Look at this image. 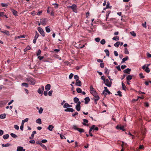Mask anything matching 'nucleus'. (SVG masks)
I'll return each mask as SVG.
<instances>
[{
    "label": "nucleus",
    "mask_w": 151,
    "mask_h": 151,
    "mask_svg": "<svg viewBox=\"0 0 151 151\" xmlns=\"http://www.w3.org/2000/svg\"><path fill=\"white\" fill-rule=\"evenodd\" d=\"M122 84L123 89L125 91V88H126V87L125 86V84L124 83H123V82H122Z\"/></svg>",
    "instance_id": "obj_36"
},
{
    "label": "nucleus",
    "mask_w": 151,
    "mask_h": 151,
    "mask_svg": "<svg viewBox=\"0 0 151 151\" xmlns=\"http://www.w3.org/2000/svg\"><path fill=\"white\" fill-rule=\"evenodd\" d=\"M146 22H144V23H142V26L144 27H145V28H146L147 27L146 26Z\"/></svg>",
    "instance_id": "obj_56"
},
{
    "label": "nucleus",
    "mask_w": 151,
    "mask_h": 151,
    "mask_svg": "<svg viewBox=\"0 0 151 151\" xmlns=\"http://www.w3.org/2000/svg\"><path fill=\"white\" fill-rule=\"evenodd\" d=\"M70 106V105L67 103H66L63 106V107L65 108H66L68 107H69Z\"/></svg>",
    "instance_id": "obj_33"
},
{
    "label": "nucleus",
    "mask_w": 151,
    "mask_h": 151,
    "mask_svg": "<svg viewBox=\"0 0 151 151\" xmlns=\"http://www.w3.org/2000/svg\"><path fill=\"white\" fill-rule=\"evenodd\" d=\"M145 71L146 72L149 73L150 72V70L148 67H146V68L145 69Z\"/></svg>",
    "instance_id": "obj_46"
},
{
    "label": "nucleus",
    "mask_w": 151,
    "mask_h": 151,
    "mask_svg": "<svg viewBox=\"0 0 151 151\" xmlns=\"http://www.w3.org/2000/svg\"><path fill=\"white\" fill-rule=\"evenodd\" d=\"M95 40L96 42H99L100 40V38L99 37H97L95 39Z\"/></svg>",
    "instance_id": "obj_59"
},
{
    "label": "nucleus",
    "mask_w": 151,
    "mask_h": 151,
    "mask_svg": "<svg viewBox=\"0 0 151 151\" xmlns=\"http://www.w3.org/2000/svg\"><path fill=\"white\" fill-rule=\"evenodd\" d=\"M11 12H12L14 15L15 16H17L18 15L17 14V11L14 10L13 9H11Z\"/></svg>",
    "instance_id": "obj_16"
},
{
    "label": "nucleus",
    "mask_w": 151,
    "mask_h": 151,
    "mask_svg": "<svg viewBox=\"0 0 151 151\" xmlns=\"http://www.w3.org/2000/svg\"><path fill=\"white\" fill-rule=\"evenodd\" d=\"M139 149L140 150H143L144 149V146L143 145H140L139 146Z\"/></svg>",
    "instance_id": "obj_54"
},
{
    "label": "nucleus",
    "mask_w": 151,
    "mask_h": 151,
    "mask_svg": "<svg viewBox=\"0 0 151 151\" xmlns=\"http://www.w3.org/2000/svg\"><path fill=\"white\" fill-rule=\"evenodd\" d=\"M6 117V114H5L0 115V118L4 119Z\"/></svg>",
    "instance_id": "obj_30"
},
{
    "label": "nucleus",
    "mask_w": 151,
    "mask_h": 151,
    "mask_svg": "<svg viewBox=\"0 0 151 151\" xmlns=\"http://www.w3.org/2000/svg\"><path fill=\"white\" fill-rule=\"evenodd\" d=\"M25 149H23V147L21 146L17 147V151H25Z\"/></svg>",
    "instance_id": "obj_12"
},
{
    "label": "nucleus",
    "mask_w": 151,
    "mask_h": 151,
    "mask_svg": "<svg viewBox=\"0 0 151 151\" xmlns=\"http://www.w3.org/2000/svg\"><path fill=\"white\" fill-rule=\"evenodd\" d=\"M76 91L78 93H81L82 92V89L79 88H76Z\"/></svg>",
    "instance_id": "obj_31"
},
{
    "label": "nucleus",
    "mask_w": 151,
    "mask_h": 151,
    "mask_svg": "<svg viewBox=\"0 0 151 151\" xmlns=\"http://www.w3.org/2000/svg\"><path fill=\"white\" fill-rule=\"evenodd\" d=\"M124 53L126 54H128L129 53L128 51L127 48H125Z\"/></svg>",
    "instance_id": "obj_41"
},
{
    "label": "nucleus",
    "mask_w": 151,
    "mask_h": 151,
    "mask_svg": "<svg viewBox=\"0 0 151 151\" xmlns=\"http://www.w3.org/2000/svg\"><path fill=\"white\" fill-rule=\"evenodd\" d=\"M95 127V125H93L91 126V127L90 128V129L89 130V133H90V132L92 131V130L94 128V127Z\"/></svg>",
    "instance_id": "obj_21"
},
{
    "label": "nucleus",
    "mask_w": 151,
    "mask_h": 151,
    "mask_svg": "<svg viewBox=\"0 0 151 151\" xmlns=\"http://www.w3.org/2000/svg\"><path fill=\"white\" fill-rule=\"evenodd\" d=\"M101 78L102 80L104 81V83H105L106 80L105 76H102L101 77Z\"/></svg>",
    "instance_id": "obj_53"
},
{
    "label": "nucleus",
    "mask_w": 151,
    "mask_h": 151,
    "mask_svg": "<svg viewBox=\"0 0 151 151\" xmlns=\"http://www.w3.org/2000/svg\"><path fill=\"white\" fill-rule=\"evenodd\" d=\"M26 48L25 49H24V52H26L27 51V50H29L30 49V48Z\"/></svg>",
    "instance_id": "obj_61"
},
{
    "label": "nucleus",
    "mask_w": 151,
    "mask_h": 151,
    "mask_svg": "<svg viewBox=\"0 0 151 151\" xmlns=\"http://www.w3.org/2000/svg\"><path fill=\"white\" fill-rule=\"evenodd\" d=\"M41 23L42 25L45 26L46 24V19L45 18H42L40 19Z\"/></svg>",
    "instance_id": "obj_9"
},
{
    "label": "nucleus",
    "mask_w": 151,
    "mask_h": 151,
    "mask_svg": "<svg viewBox=\"0 0 151 151\" xmlns=\"http://www.w3.org/2000/svg\"><path fill=\"white\" fill-rule=\"evenodd\" d=\"M9 137V135L8 134H7L6 135H4L3 136V138L4 139H8Z\"/></svg>",
    "instance_id": "obj_24"
},
{
    "label": "nucleus",
    "mask_w": 151,
    "mask_h": 151,
    "mask_svg": "<svg viewBox=\"0 0 151 151\" xmlns=\"http://www.w3.org/2000/svg\"><path fill=\"white\" fill-rule=\"evenodd\" d=\"M106 41L105 39H103L102 40L100 41V43L102 45H104L105 44Z\"/></svg>",
    "instance_id": "obj_39"
},
{
    "label": "nucleus",
    "mask_w": 151,
    "mask_h": 151,
    "mask_svg": "<svg viewBox=\"0 0 151 151\" xmlns=\"http://www.w3.org/2000/svg\"><path fill=\"white\" fill-rule=\"evenodd\" d=\"M74 78L76 80H78L79 77L77 75H75L74 77Z\"/></svg>",
    "instance_id": "obj_55"
},
{
    "label": "nucleus",
    "mask_w": 151,
    "mask_h": 151,
    "mask_svg": "<svg viewBox=\"0 0 151 151\" xmlns=\"http://www.w3.org/2000/svg\"><path fill=\"white\" fill-rule=\"evenodd\" d=\"M104 73L106 74H109V70H108V69L106 67L104 68Z\"/></svg>",
    "instance_id": "obj_20"
},
{
    "label": "nucleus",
    "mask_w": 151,
    "mask_h": 151,
    "mask_svg": "<svg viewBox=\"0 0 151 151\" xmlns=\"http://www.w3.org/2000/svg\"><path fill=\"white\" fill-rule=\"evenodd\" d=\"M68 8H70L72 9L73 11L75 12H77V6L75 4H73L72 6H67Z\"/></svg>",
    "instance_id": "obj_2"
},
{
    "label": "nucleus",
    "mask_w": 151,
    "mask_h": 151,
    "mask_svg": "<svg viewBox=\"0 0 151 151\" xmlns=\"http://www.w3.org/2000/svg\"><path fill=\"white\" fill-rule=\"evenodd\" d=\"M14 127L15 129L17 130H18L19 128V127L17 125H15Z\"/></svg>",
    "instance_id": "obj_57"
},
{
    "label": "nucleus",
    "mask_w": 151,
    "mask_h": 151,
    "mask_svg": "<svg viewBox=\"0 0 151 151\" xmlns=\"http://www.w3.org/2000/svg\"><path fill=\"white\" fill-rule=\"evenodd\" d=\"M76 108L77 111H79L81 109V106L76 105Z\"/></svg>",
    "instance_id": "obj_40"
},
{
    "label": "nucleus",
    "mask_w": 151,
    "mask_h": 151,
    "mask_svg": "<svg viewBox=\"0 0 151 151\" xmlns=\"http://www.w3.org/2000/svg\"><path fill=\"white\" fill-rule=\"evenodd\" d=\"M22 86H25L26 87H27L28 86V84L26 83H22Z\"/></svg>",
    "instance_id": "obj_47"
},
{
    "label": "nucleus",
    "mask_w": 151,
    "mask_h": 151,
    "mask_svg": "<svg viewBox=\"0 0 151 151\" xmlns=\"http://www.w3.org/2000/svg\"><path fill=\"white\" fill-rule=\"evenodd\" d=\"M124 127L123 126H122L121 125H118L116 126V128L117 129H120L122 130L123 131H124L125 130V129H124Z\"/></svg>",
    "instance_id": "obj_8"
},
{
    "label": "nucleus",
    "mask_w": 151,
    "mask_h": 151,
    "mask_svg": "<svg viewBox=\"0 0 151 151\" xmlns=\"http://www.w3.org/2000/svg\"><path fill=\"white\" fill-rule=\"evenodd\" d=\"M84 100L85 101V104H88V102L90 101V99L88 97H87L85 98Z\"/></svg>",
    "instance_id": "obj_14"
},
{
    "label": "nucleus",
    "mask_w": 151,
    "mask_h": 151,
    "mask_svg": "<svg viewBox=\"0 0 151 151\" xmlns=\"http://www.w3.org/2000/svg\"><path fill=\"white\" fill-rule=\"evenodd\" d=\"M41 50L40 49L38 50L37 53V54H36L37 56H38L39 55H40L41 54Z\"/></svg>",
    "instance_id": "obj_44"
},
{
    "label": "nucleus",
    "mask_w": 151,
    "mask_h": 151,
    "mask_svg": "<svg viewBox=\"0 0 151 151\" xmlns=\"http://www.w3.org/2000/svg\"><path fill=\"white\" fill-rule=\"evenodd\" d=\"M83 122L82 123V124L84 125V126H88V124H86V123H88V121L86 119H83Z\"/></svg>",
    "instance_id": "obj_15"
},
{
    "label": "nucleus",
    "mask_w": 151,
    "mask_h": 151,
    "mask_svg": "<svg viewBox=\"0 0 151 151\" xmlns=\"http://www.w3.org/2000/svg\"><path fill=\"white\" fill-rule=\"evenodd\" d=\"M131 69L129 68H127L124 70V73H126L129 74L130 73Z\"/></svg>",
    "instance_id": "obj_13"
},
{
    "label": "nucleus",
    "mask_w": 151,
    "mask_h": 151,
    "mask_svg": "<svg viewBox=\"0 0 151 151\" xmlns=\"http://www.w3.org/2000/svg\"><path fill=\"white\" fill-rule=\"evenodd\" d=\"M128 59V57L127 56L126 57L124 58L122 60V61L121 62V63H123L125 62Z\"/></svg>",
    "instance_id": "obj_22"
},
{
    "label": "nucleus",
    "mask_w": 151,
    "mask_h": 151,
    "mask_svg": "<svg viewBox=\"0 0 151 151\" xmlns=\"http://www.w3.org/2000/svg\"><path fill=\"white\" fill-rule=\"evenodd\" d=\"M132 76L131 75H128L126 78L127 80V81L131 80L132 79Z\"/></svg>",
    "instance_id": "obj_19"
},
{
    "label": "nucleus",
    "mask_w": 151,
    "mask_h": 151,
    "mask_svg": "<svg viewBox=\"0 0 151 151\" xmlns=\"http://www.w3.org/2000/svg\"><path fill=\"white\" fill-rule=\"evenodd\" d=\"M73 128L78 130L80 133L83 132H84V130L83 129L78 128L75 125L73 126Z\"/></svg>",
    "instance_id": "obj_3"
},
{
    "label": "nucleus",
    "mask_w": 151,
    "mask_h": 151,
    "mask_svg": "<svg viewBox=\"0 0 151 151\" xmlns=\"http://www.w3.org/2000/svg\"><path fill=\"white\" fill-rule=\"evenodd\" d=\"M39 144L40 145L41 147H42V148H45V149H46V146L45 145H44L42 143H39Z\"/></svg>",
    "instance_id": "obj_45"
},
{
    "label": "nucleus",
    "mask_w": 151,
    "mask_h": 151,
    "mask_svg": "<svg viewBox=\"0 0 151 151\" xmlns=\"http://www.w3.org/2000/svg\"><path fill=\"white\" fill-rule=\"evenodd\" d=\"M73 74L71 73L70 74V75L69 76V79H71L73 78Z\"/></svg>",
    "instance_id": "obj_58"
},
{
    "label": "nucleus",
    "mask_w": 151,
    "mask_h": 151,
    "mask_svg": "<svg viewBox=\"0 0 151 151\" xmlns=\"http://www.w3.org/2000/svg\"><path fill=\"white\" fill-rule=\"evenodd\" d=\"M104 90L103 91L102 93L105 95H107V93L109 94L111 93V92L109 91L108 89L106 87H105Z\"/></svg>",
    "instance_id": "obj_4"
},
{
    "label": "nucleus",
    "mask_w": 151,
    "mask_h": 151,
    "mask_svg": "<svg viewBox=\"0 0 151 151\" xmlns=\"http://www.w3.org/2000/svg\"><path fill=\"white\" fill-rule=\"evenodd\" d=\"M95 91L96 90L94 89V88L92 86H91L90 87V92L91 93H92V92H93V91Z\"/></svg>",
    "instance_id": "obj_23"
},
{
    "label": "nucleus",
    "mask_w": 151,
    "mask_h": 151,
    "mask_svg": "<svg viewBox=\"0 0 151 151\" xmlns=\"http://www.w3.org/2000/svg\"><path fill=\"white\" fill-rule=\"evenodd\" d=\"M53 5H55V9L58 8V4L56 3H54L52 4Z\"/></svg>",
    "instance_id": "obj_51"
},
{
    "label": "nucleus",
    "mask_w": 151,
    "mask_h": 151,
    "mask_svg": "<svg viewBox=\"0 0 151 151\" xmlns=\"http://www.w3.org/2000/svg\"><path fill=\"white\" fill-rule=\"evenodd\" d=\"M29 119L26 118L24 119V120H22V124H23V125L24 122H27L28 121Z\"/></svg>",
    "instance_id": "obj_28"
},
{
    "label": "nucleus",
    "mask_w": 151,
    "mask_h": 151,
    "mask_svg": "<svg viewBox=\"0 0 151 151\" xmlns=\"http://www.w3.org/2000/svg\"><path fill=\"white\" fill-rule=\"evenodd\" d=\"M54 127L51 125H50L48 126V127L47 128V129L50 131H52V129L54 128Z\"/></svg>",
    "instance_id": "obj_18"
},
{
    "label": "nucleus",
    "mask_w": 151,
    "mask_h": 151,
    "mask_svg": "<svg viewBox=\"0 0 151 151\" xmlns=\"http://www.w3.org/2000/svg\"><path fill=\"white\" fill-rule=\"evenodd\" d=\"M1 32L7 35H9V33L8 31H1Z\"/></svg>",
    "instance_id": "obj_27"
},
{
    "label": "nucleus",
    "mask_w": 151,
    "mask_h": 151,
    "mask_svg": "<svg viewBox=\"0 0 151 151\" xmlns=\"http://www.w3.org/2000/svg\"><path fill=\"white\" fill-rule=\"evenodd\" d=\"M52 92H53V91L52 90L49 91L48 93V94L49 96H51Z\"/></svg>",
    "instance_id": "obj_60"
},
{
    "label": "nucleus",
    "mask_w": 151,
    "mask_h": 151,
    "mask_svg": "<svg viewBox=\"0 0 151 151\" xmlns=\"http://www.w3.org/2000/svg\"><path fill=\"white\" fill-rule=\"evenodd\" d=\"M105 83V85L106 86L109 87L111 86L112 84V82L111 81H109L108 79L106 80Z\"/></svg>",
    "instance_id": "obj_6"
},
{
    "label": "nucleus",
    "mask_w": 151,
    "mask_h": 151,
    "mask_svg": "<svg viewBox=\"0 0 151 151\" xmlns=\"http://www.w3.org/2000/svg\"><path fill=\"white\" fill-rule=\"evenodd\" d=\"M36 122L37 123L39 124H41L42 123L41 119L40 118L36 120Z\"/></svg>",
    "instance_id": "obj_34"
},
{
    "label": "nucleus",
    "mask_w": 151,
    "mask_h": 151,
    "mask_svg": "<svg viewBox=\"0 0 151 151\" xmlns=\"http://www.w3.org/2000/svg\"><path fill=\"white\" fill-rule=\"evenodd\" d=\"M43 111V109L42 107H40L39 111V114H41L42 113Z\"/></svg>",
    "instance_id": "obj_48"
},
{
    "label": "nucleus",
    "mask_w": 151,
    "mask_h": 151,
    "mask_svg": "<svg viewBox=\"0 0 151 151\" xmlns=\"http://www.w3.org/2000/svg\"><path fill=\"white\" fill-rule=\"evenodd\" d=\"M120 44L119 42H117L114 44V46L116 47H118Z\"/></svg>",
    "instance_id": "obj_25"
},
{
    "label": "nucleus",
    "mask_w": 151,
    "mask_h": 151,
    "mask_svg": "<svg viewBox=\"0 0 151 151\" xmlns=\"http://www.w3.org/2000/svg\"><path fill=\"white\" fill-rule=\"evenodd\" d=\"M75 84L77 86H81L82 85V83L79 80H76Z\"/></svg>",
    "instance_id": "obj_11"
},
{
    "label": "nucleus",
    "mask_w": 151,
    "mask_h": 151,
    "mask_svg": "<svg viewBox=\"0 0 151 151\" xmlns=\"http://www.w3.org/2000/svg\"><path fill=\"white\" fill-rule=\"evenodd\" d=\"M1 5L2 7H6L8 6L7 4H5L3 3H1Z\"/></svg>",
    "instance_id": "obj_49"
},
{
    "label": "nucleus",
    "mask_w": 151,
    "mask_h": 151,
    "mask_svg": "<svg viewBox=\"0 0 151 151\" xmlns=\"http://www.w3.org/2000/svg\"><path fill=\"white\" fill-rule=\"evenodd\" d=\"M2 146L3 147H8L9 146H10L11 145L9 143H6V144H2Z\"/></svg>",
    "instance_id": "obj_26"
},
{
    "label": "nucleus",
    "mask_w": 151,
    "mask_h": 151,
    "mask_svg": "<svg viewBox=\"0 0 151 151\" xmlns=\"http://www.w3.org/2000/svg\"><path fill=\"white\" fill-rule=\"evenodd\" d=\"M10 135L12 137L14 138H16L17 137V136L16 135L13 133H11Z\"/></svg>",
    "instance_id": "obj_38"
},
{
    "label": "nucleus",
    "mask_w": 151,
    "mask_h": 151,
    "mask_svg": "<svg viewBox=\"0 0 151 151\" xmlns=\"http://www.w3.org/2000/svg\"><path fill=\"white\" fill-rule=\"evenodd\" d=\"M35 32H36V34L34 38H35L36 39H37V38L39 36V34L37 32V31H36Z\"/></svg>",
    "instance_id": "obj_32"
},
{
    "label": "nucleus",
    "mask_w": 151,
    "mask_h": 151,
    "mask_svg": "<svg viewBox=\"0 0 151 151\" xmlns=\"http://www.w3.org/2000/svg\"><path fill=\"white\" fill-rule=\"evenodd\" d=\"M127 67V66L126 65H122L121 66V68L122 69H124Z\"/></svg>",
    "instance_id": "obj_63"
},
{
    "label": "nucleus",
    "mask_w": 151,
    "mask_h": 151,
    "mask_svg": "<svg viewBox=\"0 0 151 151\" xmlns=\"http://www.w3.org/2000/svg\"><path fill=\"white\" fill-rule=\"evenodd\" d=\"M36 134V131H33L32 132V133L31 134V137H34V135L35 134Z\"/></svg>",
    "instance_id": "obj_52"
},
{
    "label": "nucleus",
    "mask_w": 151,
    "mask_h": 151,
    "mask_svg": "<svg viewBox=\"0 0 151 151\" xmlns=\"http://www.w3.org/2000/svg\"><path fill=\"white\" fill-rule=\"evenodd\" d=\"M104 52L106 53V55L108 56H109V53L108 50L106 49L104 50Z\"/></svg>",
    "instance_id": "obj_29"
},
{
    "label": "nucleus",
    "mask_w": 151,
    "mask_h": 151,
    "mask_svg": "<svg viewBox=\"0 0 151 151\" xmlns=\"http://www.w3.org/2000/svg\"><path fill=\"white\" fill-rule=\"evenodd\" d=\"M4 12H0V17H3L4 16Z\"/></svg>",
    "instance_id": "obj_64"
},
{
    "label": "nucleus",
    "mask_w": 151,
    "mask_h": 151,
    "mask_svg": "<svg viewBox=\"0 0 151 151\" xmlns=\"http://www.w3.org/2000/svg\"><path fill=\"white\" fill-rule=\"evenodd\" d=\"M64 111L66 112H72L75 111L74 109H73L72 108H67L65 109Z\"/></svg>",
    "instance_id": "obj_10"
},
{
    "label": "nucleus",
    "mask_w": 151,
    "mask_h": 151,
    "mask_svg": "<svg viewBox=\"0 0 151 151\" xmlns=\"http://www.w3.org/2000/svg\"><path fill=\"white\" fill-rule=\"evenodd\" d=\"M37 29L40 34L43 37L45 36V32L43 29L40 27H38Z\"/></svg>",
    "instance_id": "obj_5"
},
{
    "label": "nucleus",
    "mask_w": 151,
    "mask_h": 151,
    "mask_svg": "<svg viewBox=\"0 0 151 151\" xmlns=\"http://www.w3.org/2000/svg\"><path fill=\"white\" fill-rule=\"evenodd\" d=\"M45 30L46 32L48 33L50 32V28L47 27H45Z\"/></svg>",
    "instance_id": "obj_43"
},
{
    "label": "nucleus",
    "mask_w": 151,
    "mask_h": 151,
    "mask_svg": "<svg viewBox=\"0 0 151 151\" xmlns=\"http://www.w3.org/2000/svg\"><path fill=\"white\" fill-rule=\"evenodd\" d=\"M93 91V92H92V93H91L93 95V96H94V97L95 98L94 99L95 102L97 101L99 99V97L98 95V93L96 92V91Z\"/></svg>",
    "instance_id": "obj_1"
},
{
    "label": "nucleus",
    "mask_w": 151,
    "mask_h": 151,
    "mask_svg": "<svg viewBox=\"0 0 151 151\" xmlns=\"http://www.w3.org/2000/svg\"><path fill=\"white\" fill-rule=\"evenodd\" d=\"M51 86L50 84H47L45 87V89L47 91H49L50 88Z\"/></svg>",
    "instance_id": "obj_17"
},
{
    "label": "nucleus",
    "mask_w": 151,
    "mask_h": 151,
    "mask_svg": "<svg viewBox=\"0 0 151 151\" xmlns=\"http://www.w3.org/2000/svg\"><path fill=\"white\" fill-rule=\"evenodd\" d=\"M73 100L75 103H76L79 101V99L77 97H75L73 99Z\"/></svg>",
    "instance_id": "obj_37"
},
{
    "label": "nucleus",
    "mask_w": 151,
    "mask_h": 151,
    "mask_svg": "<svg viewBox=\"0 0 151 151\" xmlns=\"http://www.w3.org/2000/svg\"><path fill=\"white\" fill-rule=\"evenodd\" d=\"M24 125L23 124H21V125L20 127V129L21 130L23 131V130Z\"/></svg>",
    "instance_id": "obj_62"
},
{
    "label": "nucleus",
    "mask_w": 151,
    "mask_h": 151,
    "mask_svg": "<svg viewBox=\"0 0 151 151\" xmlns=\"http://www.w3.org/2000/svg\"><path fill=\"white\" fill-rule=\"evenodd\" d=\"M130 33L132 36L134 37H135L136 36V34L134 32V31L131 32H130Z\"/></svg>",
    "instance_id": "obj_50"
},
{
    "label": "nucleus",
    "mask_w": 151,
    "mask_h": 151,
    "mask_svg": "<svg viewBox=\"0 0 151 151\" xmlns=\"http://www.w3.org/2000/svg\"><path fill=\"white\" fill-rule=\"evenodd\" d=\"M112 39L116 41H118L119 40V36L114 37H113Z\"/></svg>",
    "instance_id": "obj_35"
},
{
    "label": "nucleus",
    "mask_w": 151,
    "mask_h": 151,
    "mask_svg": "<svg viewBox=\"0 0 151 151\" xmlns=\"http://www.w3.org/2000/svg\"><path fill=\"white\" fill-rule=\"evenodd\" d=\"M41 87L40 88L37 90V92L40 94L42 93L44 89V87L43 86H41Z\"/></svg>",
    "instance_id": "obj_7"
},
{
    "label": "nucleus",
    "mask_w": 151,
    "mask_h": 151,
    "mask_svg": "<svg viewBox=\"0 0 151 151\" xmlns=\"http://www.w3.org/2000/svg\"><path fill=\"white\" fill-rule=\"evenodd\" d=\"M117 93H118V94H116V95H118L119 96L121 97L122 96V92L120 91H118Z\"/></svg>",
    "instance_id": "obj_42"
}]
</instances>
